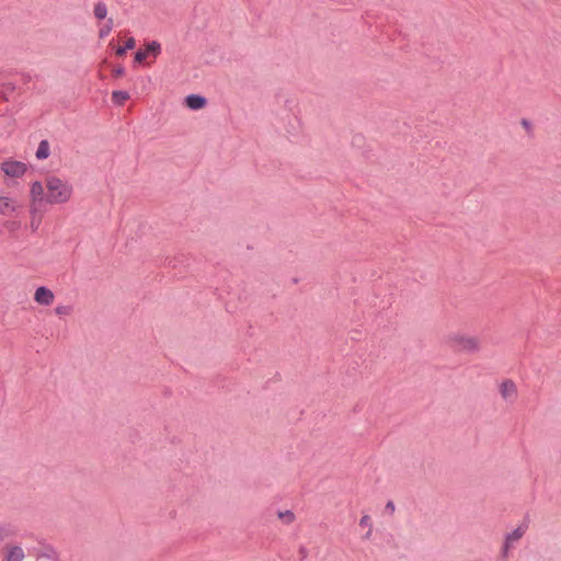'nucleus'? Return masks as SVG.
I'll list each match as a JSON object with an SVG mask.
<instances>
[{
    "mask_svg": "<svg viewBox=\"0 0 561 561\" xmlns=\"http://www.w3.org/2000/svg\"><path fill=\"white\" fill-rule=\"evenodd\" d=\"M31 197L33 203H42L45 201V188L42 182L35 181L31 186Z\"/></svg>",
    "mask_w": 561,
    "mask_h": 561,
    "instance_id": "obj_6",
    "label": "nucleus"
},
{
    "mask_svg": "<svg viewBox=\"0 0 561 561\" xmlns=\"http://www.w3.org/2000/svg\"><path fill=\"white\" fill-rule=\"evenodd\" d=\"M125 73V68L123 66H117L113 69V76L118 78Z\"/></svg>",
    "mask_w": 561,
    "mask_h": 561,
    "instance_id": "obj_23",
    "label": "nucleus"
},
{
    "mask_svg": "<svg viewBox=\"0 0 561 561\" xmlns=\"http://www.w3.org/2000/svg\"><path fill=\"white\" fill-rule=\"evenodd\" d=\"M161 46L158 42L152 41L146 45L145 53H147V56H153L154 58L160 54Z\"/></svg>",
    "mask_w": 561,
    "mask_h": 561,
    "instance_id": "obj_14",
    "label": "nucleus"
},
{
    "mask_svg": "<svg viewBox=\"0 0 561 561\" xmlns=\"http://www.w3.org/2000/svg\"><path fill=\"white\" fill-rule=\"evenodd\" d=\"M512 545H513L512 542H510V541H507V540L505 539L504 545H503V548H502V552H501V553H502V557H503L504 559H506V558L508 557L510 549H511Z\"/></svg>",
    "mask_w": 561,
    "mask_h": 561,
    "instance_id": "obj_21",
    "label": "nucleus"
},
{
    "mask_svg": "<svg viewBox=\"0 0 561 561\" xmlns=\"http://www.w3.org/2000/svg\"><path fill=\"white\" fill-rule=\"evenodd\" d=\"M279 519H282L286 525H290L295 522L296 516L293 511H279L277 513Z\"/></svg>",
    "mask_w": 561,
    "mask_h": 561,
    "instance_id": "obj_15",
    "label": "nucleus"
},
{
    "mask_svg": "<svg viewBox=\"0 0 561 561\" xmlns=\"http://www.w3.org/2000/svg\"><path fill=\"white\" fill-rule=\"evenodd\" d=\"M523 125L528 126V122L527 121H523Z\"/></svg>",
    "mask_w": 561,
    "mask_h": 561,
    "instance_id": "obj_28",
    "label": "nucleus"
},
{
    "mask_svg": "<svg viewBox=\"0 0 561 561\" xmlns=\"http://www.w3.org/2000/svg\"><path fill=\"white\" fill-rule=\"evenodd\" d=\"M299 552H300L301 559H305L307 557V549L306 548L301 547Z\"/></svg>",
    "mask_w": 561,
    "mask_h": 561,
    "instance_id": "obj_25",
    "label": "nucleus"
},
{
    "mask_svg": "<svg viewBox=\"0 0 561 561\" xmlns=\"http://www.w3.org/2000/svg\"><path fill=\"white\" fill-rule=\"evenodd\" d=\"M16 533H18V530L13 525L0 524V545L3 541L16 536Z\"/></svg>",
    "mask_w": 561,
    "mask_h": 561,
    "instance_id": "obj_10",
    "label": "nucleus"
},
{
    "mask_svg": "<svg viewBox=\"0 0 561 561\" xmlns=\"http://www.w3.org/2000/svg\"><path fill=\"white\" fill-rule=\"evenodd\" d=\"M148 56H147V53H145V50H138L135 54V60L137 62H142Z\"/></svg>",
    "mask_w": 561,
    "mask_h": 561,
    "instance_id": "obj_22",
    "label": "nucleus"
},
{
    "mask_svg": "<svg viewBox=\"0 0 561 561\" xmlns=\"http://www.w3.org/2000/svg\"><path fill=\"white\" fill-rule=\"evenodd\" d=\"M55 295L54 293L45 287L41 286L35 290L34 300L42 306H50L54 302Z\"/></svg>",
    "mask_w": 561,
    "mask_h": 561,
    "instance_id": "obj_5",
    "label": "nucleus"
},
{
    "mask_svg": "<svg viewBox=\"0 0 561 561\" xmlns=\"http://www.w3.org/2000/svg\"><path fill=\"white\" fill-rule=\"evenodd\" d=\"M2 171L11 178H20L26 172V164L20 161H4L1 165Z\"/></svg>",
    "mask_w": 561,
    "mask_h": 561,
    "instance_id": "obj_3",
    "label": "nucleus"
},
{
    "mask_svg": "<svg viewBox=\"0 0 561 561\" xmlns=\"http://www.w3.org/2000/svg\"><path fill=\"white\" fill-rule=\"evenodd\" d=\"M448 342L458 352L473 354L481 350L480 339L473 335L455 333L449 335Z\"/></svg>",
    "mask_w": 561,
    "mask_h": 561,
    "instance_id": "obj_2",
    "label": "nucleus"
},
{
    "mask_svg": "<svg viewBox=\"0 0 561 561\" xmlns=\"http://www.w3.org/2000/svg\"><path fill=\"white\" fill-rule=\"evenodd\" d=\"M14 210V201L7 196H0V215L8 216L12 214Z\"/></svg>",
    "mask_w": 561,
    "mask_h": 561,
    "instance_id": "obj_9",
    "label": "nucleus"
},
{
    "mask_svg": "<svg viewBox=\"0 0 561 561\" xmlns=\"http://www.w3.org/2000/svg\"><path fill=\"white\" fill-rule=\"evenodd\" d=\"M25 558L24 551L20 546H11L7 549L4 561H23Z\"/></svg>",
    "mask_w": 561,
    "mask_h": 561,
    "instance_id": "obj_8",
    "label": "nucleus"
},
{
    "mask_svg": "<svg viewBox=\"0 0 561 561\" xmlns=\"http://www.w3.org/2000/svg\"><path fill=\"white\" fill-rule=\"evenodd\" d=\"M136 45V42L133 37H129L125 45L124 46H119L117 49H116V55L117 56H124L126 54L127 50L129 49H133Z\"/></svg>",
    "mask_w": 561,
    "mask_h": 561,
    "instance_id": "obj_16",
    "label": "nucleus"
},
{
    "mask_svg": "<svg viewBox=\"0 0 561 561\" xmlns=\"http://www.w3.org/2000/svg\"><path fill=\"white\" fill-rule=\"evenodd\" d=\"M45 202L51 205L69 202L73 193V187L67 180L54 175L45 179Z\"/></svg>",
    "mask_w": 561,
    "mask_h": 561,
    "instance_id": "obj_1",
    "label": "nucleus"
},
{
    "mask_svg": "<svg viewBox=\"0 0 561 561\" xmlns=\"http://www.w3.org/2000/svg\"><path fill=\"white\" fill-rule=\"evenodd\" d=\"M113 28V20L108 19L107 22L100 28L99 36L104 38L110 34Z\"/></svg>",
    "mask_w": 561,
    "mask_h": 561,
    "instance_id": "obj_18",
    "label": "nucleus"
},
{
    "mask_svg": "<svg viewBox=\"0 0 561 561\" xmlns=\"http://www.w3.org/2000/svg\"><path fill=\"white\" fill-rule=\"evenodd\" d=\"M385 510L389 513V514H393L394 511H396V506H394V503L392 501H388L387 504H386V507Z\"/></svg>",
    "mask_w": 561,
    "mask_h": 561,
    "instance_id": "obj_24",
    "label": "nucleus"
},
{
    "mask_svg": "<svg viewBox=\"0 0 561 561\" xmlns=\"http://www.w3.org/2000/svg\"><path fill=\"white\" fill-rule=\"evenodd\" d=\"M500 393L505 401L515 402L518 396L516 383L511 379L504 380L500 385Z\"/></svg>",
    "mask_w": 561,
    "mask_h": 561,
    "instance_id": "obj_4",
    "label": "nucleus"
},
{
    "mask_svg": "<svg viewBox=\"0 0 561 561\" xmlns=\"http://www.w3.org/2000/svg\"><path fill=\"white\" fill-rule=\"evenodd\" d=\"M72 312V307L71 306H57L55 308V313L57 316H69L70 313Z\"/></svg>",
    "mask_w": 561,
    "mask_h": 561,
    "instance_id": "obj_19",
    "label": "nucleus"
},
{
    "mask_svg": "<svg viewBox=\"0 0 561 561\" xmlns=\"http://www.w3.org/2000/svg\"><path fill=\"white\" fill-rule=\"evenodd\" d=\"M185 104L191 110H201L206 105V99L198 94H190L185 99Z\"/></svg>",
    "mask_w": 561,
    "mask_h": 561,
    "instance_id": "obj_7",
    "label": "nucleus"
},
{
    "mask_svg": "<svg viewBox=\"0 0 561 561\" xmlns=\"http://www.w3.org/2000/svg\"><path fill=\"white\" fill-rule=\"evenodd\" d=\"M129 99V93L127 91H114L112 93V100L117 105H123Z\"/></svg>",
    "mask_w": 561,
    "mask_h": 561,
    "instance_id": "obj_13",
    "label": "nucleus"
},
{
    "mask_svg": "<svg viewBox=\"0 0 561 561\" xmlns=\"http://www.w3.org/2000/svg\"><path fill=\"white\" fill-rule=\"evenodd\" d=\"M526 530H527V525H519L512 533L507 534L505 536V539L512 543L515 541H518L525 535Z\"/></svg>",
    "mask_w": 561,
    "mask_h": 561,
    "instance_id": "obj_11",
    "label": "nucleus"
},
{
    "mask_svg": "<svg viewBox=\"0 0 561 561\" xmlns=\"http://www.w3.org/2000/svg\"><path fill=\"white\" fill-rule=\"evenodd\" d=\"M371 534H373V527L371 528H368L366 535H365V539H369L371 537Z\"/></svg>",
    "mask_w": 561,
    "mask_h": 561,
    "instance_id": "obj_26",
    "label": "nucleus"
},
{
    "mask_svg": "<svg viewBox=\"0 0 561 561\" xmlns=\"http://www.w3.org/2000/svg\"><path fill=\"white\" fill-rule=\"evenodd\" d=\"M106 14H107V8H106L105 3H103V2L96 3L94 7L95 18L99 20H103L106 18Z\"/></svg>",
    "mask_w": 561,
    "mask_h": 561,
    "instance_id": "obj_17",
    "label": "nucleus"
},
{
    "mask_svg": "<svg viewBox=\"0 0 561 561\" xmlns=\"http://www.w3.org/2000/svg\"><path fill=\"white\" fill-rule=\"evenodd\" d=\"M359 525L362 527L371 528L373 524H371L370 517L368 515L362 516V518L359 519Z\"/></svg>",
    "mask_w": 561,
    "mask_h": 561,
    "instance_id": "obj_20",
    "label": "nucleus"
},
{
    "mask_svg": "<svg viewBox=\"0 0 561 561\" xmlns=\"http://www.w3.org/2000/svg\"><path fill=\"white\" fill-rule=\"evenodd\" d=\"M49 156V144L47 140H42L36 150V158L39 160L46 159Z\"/></svg>",
    "mask_w": 561,
    "mask_h": 561,
    "instance_id": "obj_12",
    "label": "nucleus"
},
{
    "mask_svg": "<svg viewBox=\"0 0 561 561\" xmlns=\"http://www.w3.org/2000/svg\"><path fill=\"white\" fill-rule=\"evenodd\" d=\"M31 227L33 230H35L37 228L36 224H34V222H32Z\"/></svg>",
    "mask_w": 561,
    "mask_h": 561,
    "instance_id": "obj_27",
    "label": "nucleus"
}]
</instances>
